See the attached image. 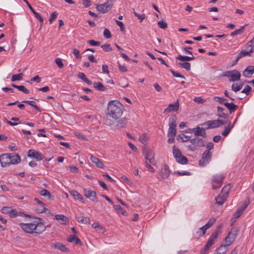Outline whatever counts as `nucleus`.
<instances>
[{
  "mask_svg": "<svg viewBox=\"0 0 254 254\" xmlns=\"http://www.w3.org/2000/svg\"><path fill=\"white\" fill-rule=\"evenodd\" d=\"M124 106L117 100L111 101L107 107V115L115 120L119 119L124 111Z\"/></svg>",
  "mask_w": 254,
  "mask_h": 254,
  "instance_id": "1",
  "label": "nucleus"
},
{
  "mask_svg": "<svg viewBox=\"0 0 254 254\" xmlns=\"http://www.w3.org/2000/svg\"><path fill=\"white\" fill-rule=\"evenodd\" d=\"M173 153L176 161L182 164H187L188 162V159L182 154L180 150L176 148L174 145L173 147Z\"/></svg>",
  "mask_w": 254,
  "mask_h": 254,
  "instance_id": "2",
  "label": "nucleus"
},
{
  "mask_svg": "<svg viewBox=\"0 0 254 254\" xmlns=\"http://www.w3.org/2000/svg\"><path fill=\"white\" fill-rule=\"evenodd\" d=\"M177 117L175 115L171 117L169 119V130L168 131V136H176L177 134V130L176 127Z\"/></svg>",
  "mask_w": 254,
  "mask_h": 254,
  "instance_id": "3",
  "label": "nucleus"
},
{
  "mask_svg": "<svg viewBox=\"0 0 254 254\" xmlns=\"http://www.w3.org/2000/svg\"><path fill=\"white\" fill-rule=\"evenodd\" d=\"M225 177L222 175H215L211 179L212 188L214 190L220 188L223 183Z\"/></svg>",
  "mask_w": 254,
  "mask_h": 254,
  "instance_id": "4",
  "label": "nucleus"
},
{
  "mask_svg": "<svg viewBox=\"0 0 254 254\" xmlns=\"http://www.w3.org/2000/svg\"><path fill=\"white\" fill-rule=\"evenodd\" d=\"M33 218L37 219V221H35V233L37 234H41L46 230V226L44 224V221L40 218L37 217H33Z\"/></svg>",
  "mask_w": 254,
  "mask_h": 254,
  "instance_id": "5",
  "label": "nucleus"
},
{
  "mask_svg": "<svg viewBox=\"0 0 254 254\" xmlns=\"http://www.w3.org/2000/svg\"><path fill=\"white\" fill-rule=\"evenodd\" d=\"M19 225L21 228L26 233H33L36 228L34 223H20Z\"/></svg>",
  "mask_w": 254,
  "mask_h": 254,
  "instance_id": "6",
  "label": "nucleus"
},
{
  "mask_svg": "<svg viewBox=\"0 0 254 254\" xmlns=\"http://www.w3.org/2000/svg\"><path fill=\"white\" fill-rule=\"evenodd\" d=\"M250 200L248 199V200H245L243 203V205L241 207H239L237 211L233 214V217L236 219L239 217L244 212L245 210L247 208L248 205L249 204Z\"/></svg>",
  "mask_w": 254,
  "mask_h": 254,
  "instance_id": "7",
  "label": "nucleus"
},
{
  "mask_svg": "<svg viewBox=\"0 0 254 254\" xmlns=\"http://www.w3.org/2000/svg\"><path fill=\"white\" fill-rule=\"evenodd\" d=\"M10 154H3L0 156V162L2 167H5L11 164Z\"/></svg>",
  "mask_w": 254,
  "mask_h": 254,
  "instance_id": "8",
  "label": "nucleus"
},
{
  "mask_svg": "<svg viewBox=\"0 0 254 254\" xmlns=\"http://www.w3.org/2000/svg\"><path fill=\"white\" fill-rule=\"evenodd\" d=\"M84 194L87 198H89L91 201H98V198L97 197L95 191L91 190L84 189Z\"/></svg>",
  "mask_w": 254,
  "mask_h": 254,
  "instance_id": "9",
  "label": "nucleus"
},
{
  "mask_svg": "<svg viewBox=\"0 0 254 254\" xmlns=\"http://www.w3.org/2000/svg\"><path fill=\"white\" fill-rule=\"evenodd\" d=\"M28 156L34 158L37 161H40L44 158L43 155L40 152L36 151L35 150L30 149L28 151Z\"/></svg>",
  "mask_w": 254,
  "mask_h": 254,
  "instance_id": "10",
  "label": "nucleus"
},
{
  "mask_svg": "<svg viewBox=\"0 0 254 254\" xmlns=\"http://www.w3.org/2000/svg\"><path fill=\"white\" fill-rule=\"evenodd\" d=\"M179 109V100L174 103L170 104L168 107L166 108L164 113H171L172 112H177Z\"/></svg>",
  "mask_w": 254,
  "mask_h": 254,
  "instance_id": "11",
  "label": "nucleus"
},
{
  "mask_svg": "<svg viewBox=\"0 0 254 254\" xmlns=\"http://www.w3.org/2000/svg\"><path fill=\"white\" fill-rule=\"evenodd\" d=\"M205 129V128L197 127H196L193 128L192 131L194 132L195 136H201L203 137H206L207 136V134Z\"/></svg>",
  "mask_w": 254,
  "mask_h": 254,
  "instance_id": "12",
  "label": "nucleus"
},
{
  "mask_svg": "<svg viewBox=\"0 0 254 254\" xmlns=\"http://www.w3.org/2000/svg\"><path fill=\"white\" fill-rule=\"evenodd\" d=\"M142 153L146 159L154 157V153L152 149L149 148L144 147L142 149Z\"/></svg>",
  "mask_w": 254,
  "mask_h": 254,
  "instance_id": "13",
  "label": "nucleus"
},
{
  "mask_svg": "<svg viewBox=\"0 0 254 254\" xmlns=\"http://www.w3.org/2000/svg\"><path fill=\"white\" fill-rule=\"evenodd\" d=\"M190 141L193 145H195L196 146H197L198 147H203L205 145L203 140L201 138L196 137L194 138L190 139Z\"/></svg>",
  "mask_w": 254,
  "mask_h": 254,
  "instance_id": "14",
  "label": "nucleus"
},
{
  "mask_svg": "<svg viewBox=\"0 0 254 254\" xmlns=\"http://www.w3.org/2000/svg\"><path fill=\"white\" fill-rule=\"evenodd\" d=\"M224 106L229 110L230 114L234 113L238 109V106L233 102H226L224 103Z\"/></svg>",
  "mask_w": 254,
  "mask_h": 254,
  "instance_id": "15",
  "label": "nucleus"
},
{
  "mask_svg": "<svg viewBox=\"0 0 254 254\" xmlns=\"http://www.w3.org/2000/svg\"><path fill=\"white\" fill-rule=\"evenodd\" d=\"M226 123H228V125L225 126V129L222 132V135L224 136H227L234 127V124H232L230 121H227Z\"/></svg>",
  "mask_w": 254,
  "mask_h": 254,
  "instance_id": "16",
  "label": "nucleus"
},
{
  "mask_svg": "<svg viewBox=\"0 0 254 254\" xmlns=\"http://www.w3.org/2000/svg\"><path fill=\"white\" fill-rule=\"evenodd\" d=\"M254 73V66H248L243 71V75L246 77H249Z\"/></svg>",
  "mask_w": 254,
  "mask_h": 254,
  "instance_id": "17",
  "label": "nucleus"
},
{
  "mask_svg": "<svg viewBox=\"0 0 254 254\" xmlns=\"http://www.w3.org/2000/svg\"><path fill=\"white\" fill-rule=\"evenodd\" d=\"M11 164H16L20 163L21 161L20 157L17 154H10Z\"/></svg>",
  "mask_w": 254,
  "mask_h": 254,
  "instance_id": "18",
  "label": "nucleus"
},
{
  "mask_svg": "<svg viewBox=\"0 0 254 254\" xmlns=\"http://www.w3.org/2000/svg\"><path fill=\"white\" fill-rule=\"evenodd\" d=\"M128 122V119L125 117L120 119L117 122V127L118 128H125L126 127Z\"/></svg>",
  "mask_w": 254,
  "mask_h": 254,
  "instance_id": "19",
  "label": "nucleus"
},
{
  "mask_svg": "<svg viewBox=\"0 0 254 254\" xmlns=\"http://www.w3.org/2000/svg\"><path fill=\"white\" fill-rule=\"evenodd\" d=\"M67 241L69 242H74L75 244L79 245L81 246L82 243L81 240L77 237L74 235H70L67 238Z\"/></svg>",
  "mask_w": 254,
  "mask_h": 254,
  "instance_id": "20",
  "label": "nucleus"
},
{
  "mask_svg": "<svg viewBox=\"0 0 254 254\" xmlns=\"http://www.w3.org/2000/svg\"><path fill=\"white\" fill-rule=\"evenodd\" d=\"M90 160L92 162L96 165V166L100 168H103L104 167V164L97 157L91 155Z\"/></svg>",
  "mask_w": 254,
  "mask_h": 254,
  "instance_id": "21",
  "label": "nucleus"
},
{
  "mask_svg": "<svg viewBox=\"0 0 254 254\" xmlns=\"http://www.w3.org/2000/svg\"><path fill=\"white\" fill-rule=\"evenodd\" d=\"M234 72L231 74V77L229 78V81H236L240 79L241 74L237 70H233Z\"/></svg>",
  "mask_w": 254,
  "mask_h": 254,
  "instance_id": "22",
  "label": "nucleus"
},
{
  "mask_svg": "<svg viewBox=\"0 0 254 254\" xmlns=\"http://www.w3.org/2000/svg\"><path fill=\"white\" fill-rule=\"evenodd\" d=\"M55 218L62 224L66 225L68 222V218L63 214L56 215Z\"/></svg>",
  "mask_w": 254,
  "mask_h": 254,
  "instance_id": "23",
  "label": "nucleus"
},
{
  "mask_svg": "<svg viewBox=\"0 0 254 254\" xmlns=\"http://www.w3.org/2000/svg\"><path fill=\"white\" fill-rule=\"evenodd\" d=\"M236 237L232 235V233H228L227 236L225 238V244L227 246H230L235 241Z\"/></svg>",
  "mask_w": 254,
  "mask_h": 254,
  "instance_id": "24",
  "label": "nucleus"
},
{
  "mask_svg": "<svg viewBox=\"0 0 254 254\" xmlns=\"http://www.w3.org/2000/svg\"><path fill=\"white\" fill-rule=\"evenodd\" d=\"M227 197L220 193L215 197V200L217 204L222 205L226 200Z\"/></svg>",
  "mask_w": 254,
  "mask_h": 254,
  "instance_id": "25",
  "label": "nucleus"
},
{
  "mask_svg": "<svg viewBox=\"0 0 254 254\" xmlns=\"http://www.w3.org/2000/svg\"><path fill=\"white\" fill-rule=\"evenodd\" d=\"M228 250V246L226 245H221L216 250L217 254H225Z\"/></svg>",
  "mask_w": 254,
  "mask_h": 254,
  "instance_id": "26",
  "label": "nucleus"
},
{
  "mask_svg": "<svg viewBox=\"0 0 254 254\" xmlns=\"http://www.w3.org/2000/svg\"><path fill=\"white\" fill-rule=\"evenodd\" d=\"M69 193L72 195L75 199H77L80 200L82 202L84 203L83 198L82 196L76 190H71L69 191Z\"/></svg>",
  "mask_w": 254,
  "mask_h": 254,
  "instance_id": "27",
  "label": "nucleus"
},
{
  "mask_svg": "<svg viewBox=\"0 0 254 254\" xmlns=\"http://www.w3.org/2000/svg\"><path fill=\"white\" fill-rule=\"evenodd\" d=\"M211 153L209 150H205L202 155V159L206 160V162L208 163L209 161L211 158Z\"/></svg>",
  "mask_w": 254,
  "mask_h": 254,
  "instance_id": "28",
  "label": "nucleus"
},
{
  "mask_svg": "<svg viewBox=\"0 0 254 254\" xmlns=\"http://www.w3.org/2000/svg\"><path fill=\"white\" fill-rule=\"evenodd\" d=\"M78 78L81 79L84 82L86 83L88 85H91L92 81L88 79L85 74L83 72H79L77 75Z\"/></svg>",
  "mask_w": 254,
  "mask_h": 254,
  "instance_id": "29",
  "label": "nucleus"
},
{
  "mask_svg": "<svg viewBox=\"0 0 254 254\" xmlns=\"http://www.w3.org/2000/svg\"><path fill=\"white\" fill-rule=\"evenodd\" d=\"M93 86L97 90L100 91H105L107 88L101 82H94L93 83Z\"/></svg>",
  "mask_w": 254,
  "mask_h": 254,
  "instance_id": "30",
  "label": "nucleus"
},
{
  "mask_svg": "<svg viewBox=\"0 0 254 254\" xmlns=\"http://www.w3.org/2000/svg\"><path fill=\"white\" fill-rule=\"evenodd\" d=\"M184 63H178L177 64L182 68H185L187 71H190V64L188 62H184Z\"/></svg>",
  "mask_w": 254,
  "mask_h": 254,
  "instance_id": "31",
  "label": "nucleus"
},
{
  "mask_svg": "<svg viewBox=\"0 0 254 254\" xmlns=\"http://www.w3.org/2000/svg\"><path fill=\"white\" fill-rule=\"evenodd\" d=\"M22 103L28 104L34 108V109L39 112H41V109L35 104L34 101H23Z\"/></svg>",
  "mask_w": 254,
  "mask_h": 254,
  "instance_id": "32",
  "label": "nucleus"
},
{
  "mask_svg": "<svg viewBox=\"0 0 254 254\" xmlns=\"http://www.w3.org/2000/svg\"><path fill=\"white\" fill-rule=\"evenodd\" d=\"M76 219L78 222L83 224H90V218L88 217H78L76 218Z\"/></svg>",
  "mask_w": 254,
  "mask_h": 254,
  "instance_id": "33",
  "label": "nucleus"
},
{
  "mask_svg": "<svg viewBox=\"0 0 254 254\" xmlns=\"http://www.w3.org/2000/svg\"><path fill=\"white\" fill-rule=\"evenodd\" d=\"M213 244L210 241H207L206 244L204 246L203 249L200 251V254H205L210 248L212 246Z\"/></svg>",
  "mask_w": 254,
  "mask_h": 254,
  "instance_id": "34",
  "label": "nucleus"
},
{
  "mask_svg": "<svg viewBox=\"0 0 254 254\" xmlns=\"http://www.w3.org/2000/svg\"><path fill=\"white\" fill-rule=\"evenodd\" d=\"M114 209L117 211L118 213H121L122 215L124 216L127 215V213L125 210H124L120 205H114Z\"/></svg>",
  "mask_w": 254,
  "mask_h": 254,
  "instance_id": "35",
  "label": "nucleus"
},
{
  "mask_svg": "<svg viewBox=\"0 0 254 254\" xmlns=\"http://www.w3.org/2000/svg\"><path fill=\"white\" fill-rule=\"evenodd\" d=\"M230 189H231V186H230V184H229L223 188L220 193L221 194H223L224 196H226V197H228V192H229V190H230Z\"/></svg>",
  "mask_w": 254,
  "mask_h": 254,
  "instance_id": "36",
  "label": "nucleus"
},
{
  "mask_svg": "<svg viewBox=\"0 0 254 254\" xmlns=\"http://www.w3.org/2000/svg\"><path fill=\"white\" fill-rule=\"evenodd\" d=\"M169 167L167 165H165L163 170L160 173V176L163 178H167L169 176Z\"/></svg>",
  "mask_w": 254,
  "mask_h": 254,
  "instance_id": "37",
  "label": "nucleus"
},
{
  "mask_svg": "<svg viewBox=\"0 0 254 254\" xmlns=\"http://www.w3.org/2000/svg\"><path fill=\"white\" fill-rule=\"evenodd\" d=\"M176 60H179L181 62L190 61H191V58H189V56H182L181 55H178L176 58Z\"/></svg>",
  "mask_w": 254,
  "mask_h": 254,
  "instance_id": "38",
  "label": "nucleus"
},
{
  "mask_svg": "<svg viewBox=\"0 0 254 254\" xmlns=\"http://www.w3.org/2000/svg\"><path fill=\"white\" fill-rule=\"evenodd\" d=\"M55 247L63 252H66L67 251V248L65 246L60 243L55 244Z\"/></svg>",
  "mask_w": 254,
  "mask_h": 254,
  "instance_id": "39",
  "label": "nucleus"
},
{
  "mask_svg": "<svg viewBox=\"0 0 254 254\" xmlns=\"http://www.w3.org/2000/svg\"><path fill=\"white\" fill-rule=\"evenodd\" d=\"M96 9L102 13H106L108 11H105V9H106V7H105V5H104L103 4H97L96 6Z\"/></svg>",
  "mask_w": 254,
  "mask_h": 254,
  "instance_id": "40",
  "label": "nucleus"
},
{
  "mask_svg": "<svg viewBox=\"0 0 254 254\" xmlns=\"http://www.w3.org/2000/svg\"><path fill=\"white\" fill-rule=\"evenodd\" d=\"M190 137H189L187 135H186L184 134H179L177 136V140L182 139V141L184 142L190 141Z\"/></svg>",
  "mask_w": 254,
  "mask_h": 254,
  "instance_id": "41",
  "label": "nucleus"
},
{
  "mask_svg": "<svg viewBox=\"0 0 254 254\" xmlns=\"http://www.w3.org/2000/svg\"><path fill=\"white\" fill-rule=\"evenodd\" d=\"M245 26H243L241 27V28L239 29H237L233 32H232L231 34V36H235L239 34H241L244 31Z\"/></svg>",
  "mask_w": 254,
  "mask_h": 254,
  "instance_id": "42",
  "label": "nucleus"
},
{
  "mask_svg": "<svg viewBox=\"0 0 254 254\" xmlns=\"http://www.w3.org/2000/svg\"><path fill=\"white\" fill-rule=\"evenodd\" d=\"M39 193L43 196L48 197V199H50L51 196L50 192L46 189H43L41 190Z\"/></svg>",
  "mask_w": 254,
  "mask_h": 254,
  "instance_id": "43",
  "label": "nucleus"
},
{
  "mask_svg": "<svg viewBox=\"0 0 254 254\" xmlns=\"http://www.w3.org/2000/svg\"><path fill=\"white\" fill-rule=\"evenodd\" d=\"M104 4L107 8L105 9V11H109L112 8L113 5L112 0H108Z\"/></svg>",
  "mask_w": 254,
  "mask_h": 254,
  "instance_id": "44",
  "label": "nucleus"
},
{
  "mask_svg": "<svg viewBox=\"0 0 254 254\" xmlns=\"http://www.w3.org/2000/svg\"><path fill=\"white\" fill-rule=\"evenodd\" d=\"M23 74L19 73L17 74H14L12 76L11 81H15L16 80H20L22 79Z\"/></svg>",
  "mask_w": 254,
  "mask_h": 254,
  "instance_id": "45",
  "label": "nucleus"
},
{
  "mask_svg": "<svg viewBox=\"0 0 254 254\" xmlns=\"http://www.w3.org/2000/svg\"><path fill=\"white\" fill-rule=\"evenodd\" d=\"M243 85L244 83L240 84L238 85H235L234 84H233L231 86L232 90L234 92H237L242 88Z\"/></svg>",
  "mask_w": 254,
  "mask_h": 254,
  "instance_id": "46",
  "label": "nucleus"
},
{
  "mask_svg": "<svg viewBox=\"0 0 254 254\" xmlns=\"http://www.w3.org/2000/svg\"><path fill=\"white\" fill-rule=\"evenodd\" d=\"M213 100L219 102L221 104H223L224 105V101H227V99L226 98H224L222 97H220L218 96H215L213 98Z\"/></svg>",
  "mask_w": 254,
  "mask_h": 254,
  "instance_id": "47",
  "label": "nucleus"
},
{
  "mask_svg": "<svg viewBox=\"0 0 254 254\" xmlns=\"http://www.w3.org/2000/svg\"><path fill=\"white\" fill-rule=\"evenodd\" d=\"M158 25L159 28L163 29H165L167 28V23L163 20L158 22Z\"/></svg>",
  "mask_w": 254,
  "mask_h": 254,
  "instance_id": "48",
  "label": "nucleus"
},
{
  "mask_svg": "<svg viewBox=\"0 0 254 254\" xmlns=\"http://www.w3.org/2000/svg\"><path fill=\"white\" fill-rule=\"evenodd\" d=\"M251 56L250 52L249 51H246L245 50L241 51V52L238 55V58L241 59L242 58L247 56Z\"/></svg>",
  "mask_w": 254,
  "mask_h": 254,
  "instance_id": "49",
  "label": "nucleus"
},
{
  "mask_svg": "<svg viewBox=\"0 0 254 254\" xmlns=\"http://www.w3.org/2000/svg\"><path fill=\"white\" fill-rule=\"evenodd\" d=\"M101 48L105 52H110L112 50V49L110 44H105L101 46Z\"/></svg>",
  "mask_w": 254,
  "mask_h": 254,
  "instance_id": "50",
  "label": "nucleus"
},
{
  "mask_svg": "<svg viewBox=\"0 0 254 254\" xmlns=\"http://www.w3.org/2000/svg\"><path fill=\"white\" fill-rule=\"evenodd\" d=\"M216 219L215 218H211L208 222L205 224V226L208 228L211 227L216 222Z\"/></svg>",
  "mask_w": 254,
  "mask_h": 254,
  "instance_id": "51",
  "label": "nucleus"
},
{
  "mask_svg": "<svg viewBox=\"0 0 254 254\" xmlns=\"http://www.w3.org/2000/svg\"><path fill=\"white\" fill-rule=\"evenodd\" d=\"M134 15L138 18V19L140 20V21L141 22L143 19L145 18L146 15L145 14H138L136 12L134 11Z\"/></svg>",
  "mask_w": 254,
  "mask_h": 254,
  "instance_id": "52",
  "label": "nucleus"
},
{
  "mask_svg": "<svg viewBox=\"0 0 254 254\" xmlns=\"http://www.w3.org/2000/svg\"><path fill=\"white\" fill-rule=\"evenodd\" d=\"M57 18V13L56 12H53L51 16L49 19V23L52 24L54 20H55Z\"/></svg>",
  "mask_w": 254,
  "mask_h": 254,
  "instance_id": "53",
  "label": "nucleus"
},
{
  "mask_svg": "<svg viewBox=\"0 0 254 254\" xmlns=\"http://www.w3.org/2000/svg\"><path fill=\"white\" fill-rule=\"evenodd\" d=\"M103 35L107 39H110L112 37V35L109 29L105 28L104 30Z\"/></svg>",
  "mask_w": 254,
  "mask_h": 254,
  "instance_id": "54",
  "label": "nucleus"
},
{
  "mask_svg": "<svg viewBox=\"0 0 254 254\" xmlns=\"http://www.w3.org/2000/svg\"><path fill=\"white\" fill-rule=\"evenodd\" d=\"M12 211V208L10 207L3 206L1 209V211L3 213L9 214L10 212Z\"/></svg>",
  "mask_w": 254,
  "mask_h": 254,
  "instance_id": "55",
  "label": "nucleus"
},
{
  "mask_svg": "<svg viewBox=\"0 0 254 254\" xmlns=\"http://www.w3.org/2000/svg\"><path fill=\"white\" fill-rule=\"evenodd\" d=\"M170 71H171V72L172 73L173 75L176 77H180V78H182L183 79L185 78V77L184 75H181L179 73L175 72L174 70H173L172 69H170Z\"/></svg>",
  "mask_w": 254,
  "mask_h": 254,
  "instance_id": "56",
  "label": "nucleus"
},
{
  "mask_svg": "<svg viewBox=\"0 0 254 254\" xmlns=\"http://www.w3.org/2000/svg\"><path fill=\"white\" fill-rule=\"evenodd\" d=\"M18 89L25 94H29V91L23 85H19Z\"/></svg>",
  "mask_w": 254,
  "mask_h": 254,
  "instance_id": "57",
  "label": "nucleus"
},
{
  "mask_svg": "<svg viewBox=\"0 0 254 254\" xmlns=\"http://www.w3.org/2000/svg\"><path fill=\"white\" fill-rule=\"evenodd\" d=\"M252 90V88L249 85H247L245 86L244 89L242 91V93H244L246 94L247 95H249L250 94V91Z\"/></svg>",
  "mask_w": 254,
  "mask_h": 254,
  "instance_id": "58",
  "label": "nucleus"
},
{
  "mask_svg": "<svg viewBox=\"0 0 254 254\" xmlns=\"http://www.w3.org/2000/svg\"><path fill=\"white\" fill-rule=\"evenodd\" d=\"M218 234L216 233H215L214 232L212 233L211 236L210 237L209 239H208V241H211L212 243L213 244L214 240L217 239L218 237Z\"/></svg>",
  "mask_w": 254,
  "mask_h": 254,
  "instance_id": "59",
  "label": "nucleus"
},
{
  "mask_svg": "<svg viewBox=\"0 0 254 254\" xmlns=\"http://www.w3.org/2000/svg\"><path fill=\"white\" fill-rule=\"evenodd\" d=\"M55 62L60 68H62L64 67V64L60 58H57L55 60Z\"/></svg>",
  "mask_w": 254,
  "mask_h": 254,
  "instance_id": "60",
  "label": "nucleus"
},
{
  "mask_svg": "<svg viewBox=\"0 0 254 254\" xmlns=\"http://www.w3.org/2000/svg\"><path fill=\"white\" fill-rule=\"evenodd\" d=\"M116 23L120 27L121 31L124 32L125 31V28L122 22L116 20Z\"/></svg>",
  "mask_w": 254,
  "mask_h": 254,
  "instance_id": "61",
  "label": "nucleus"
},
{
  "mask_svg": "<svg viewBox=\"0 0 254 254\" xmlns=\"http://www.w3.org/2000/svg\"><path fill=\"white\" fill-rule=\"evenodd\" d=\"M92 226L94 228H99L101 230H104V231H106L105 228L102 226L100 225L98 222L94 223L92 225Z\"/></svg>",
  "mask_w": 254,
  "mask_h": 254,
  "instance_id": "62",
  "label": "nucleus"
},
{
  "mask_svg": "<svg viewBox=\"0 0 254 254\" xmlns=\"http://www.w3.org/2000/svg\"><path fill=\"white\" fill-rule=\"evenodd\" d=\"M72 53L75 56L77 59H80L81 58L79 50L76 49L74 48L72 50Z\"/></svg>",
  "mask_w": 254,
  "mask_h": 254,
  "instance_id": "63",
  "label": "nucleus"
},
{
  "mask_svg": "<svg viewBox=\"0 0 254 254\" xmlns=\"http://www.w3.org/2000/svg\"><path fill=\"white\" fill-rule=\"evenodd\" d=\"M9 215L10 217H14L16 216L19 215V212H17L15 209H12V211L10 212Z\"/></svg>",
  "mask_w": 254,
  "mask_h": 254,
  "instance_id": "64",
  "label": "nucleus"
}]
</instances>
